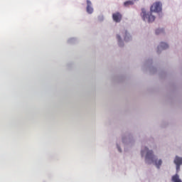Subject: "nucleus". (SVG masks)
I'll return each instance as SVG.
<instances>
[{
	"instance_id": "nucleus-2",
	"label": "nucleus",
	"mask_w": 182,
	"mask_h": 182,
	"mask_svg": "<svg viewBox=\"0 0 182 182\" xmlns=\"http://www.w3.org/2000/svg\"><path fill=\"white\" fill-rule=\"evenodd\" d=\"M144 153H146V159L154 162L157 168H160V166H161V164L163 163L161 159H159V161H157V159H156L154 161V155L153 154V151H149V149H147V148H145L144 151H141V155L143 156V154H144Z\"/></svg>"
},
{
	"instance_id": "nucleus-4",
	"label": "nucleus",
	"mask_w": 182,
	"mask_h": 182,
	"mask_svg": "<svg viewBox=\"0 0 182 182\" xmlns=\"http://www.w3.org/2000/svg\"><path fill=\"white\" fill-rule=\"evenodd\" d=\"M174 164L176 166V171H179L180 166L182 164V158L176 156L174 159Z\"/></svg>"
},
{
	"instance_id": "nucleus-9",
	"label": "nucleus",
	"mask_w": 182,
	"mask_h": 182,
	"mask_svg": "<svg viewBox=\"0 0 182 182\" xmlns=\"http://www.w3.org/2000/svg\"><path fill=\"white\" fill-rule=\"evenodd\" d=\"M163 32H164V30L160 28L156 29L155 31L156 35H160V33H163Z\"/></svg>"
},
{
	"instance_id": "nucleus-5",
	"label": "nucleus",
	"mask_w": 182,
	"mask_h": 182,
	"mask_svg": "<svg viewBox=\"0 0 182 182\" xmlns=\"http://www.w3.org/2000/svg\"><path fill=\"white\" fill-rule=\"evenodd\" d=\"M87 12L88 14H93V8H92V2L87 0Z\"/></svg>"
},
{
	"instance_id": "nucleus-11",
	"label": "nucleus",
	"mask_w": 182,
	"mask_h": 182,
	"mask_svg": "<svg viewBox=\"0 0 182 182\" xmlns=\"http://www.w3.org/2000/svg\"><path fill=\"white\" fill-rule=\"evenodd\" d=\"M124 41L127 42V32L125 33Z\"/></svg>"
},
{
	"instance_id": "nucleus-3",
	"label": "nucleus",
	"mask_w": 182,
	"mask_h": 182,
	"mask_svg": "<svg viewBox=\"0 0 182 182\" xmlns=\"http://www.w3.org/2000/svg\"><path fill=\"white\" fill-rule=\"evenodd\" d=\"M122 14L119 12H117L112 14V19L114 21V22L119 23L120 21H122Z\"/></svg>"
},
{
	"instance_id": "nucleus-1",
	"label": "nucleus",
	"mask_w": 182,
	"mask_h": 182,
	"mask_svg": "<svg viewBox=\"0 0 182 182\" xmlns=\"http://www.w3.org/2000/svg\"><path fill=\"white\" fill-rule=\"evenodd\" d=\"M163 4H161V2L156 1L154 3L151 8L150 11L151 12L146 13L144 9H142L141 16L143 18V20L149 22V23L151 22H154L156 17L153 16L151 12H161Z\"/></svg>"
},
{
	"instance_id": "nucleus-8",
	"label": "nucleus",
	"mask_w": 182,
	"mask_h": 182,
	"mask_svg": "<svg viewBox=\"0 0 182 182\" xmlns=\"http://www.w3.org/2000/svg\"><path fill=\"white\" fill-rule=\"evenodd\" d=\"M134 2L132 0L127 1L124 3V6H129V5H134Z\"/></svg>"
},
{
	"instance_id": "nucleus-7",
	"label": "nucleus",
	"mask_w": 182,
	"mask_h": 182,
	"mask_svg": "<svg viewBox=\"0 0 182 182\" xmlns=\"http://www.w3.org/2000/svg\"><path fill=\"white\" fill-rule=\"evenodd\" d=\"M168 48V44L166 43H161L160 46L158 47V49H167Z\"/></svg>"
},
{
	"instance_id": "nucleus-10",
	"label": "nucleus",
	"mask_w": 182,
	"mask_h": 182,
	"mask_svg": "<svg viewBox=\"0 0 182 182\" xmlns=\"http://www.w3.org/2000/svg\"><path fill=\"white\" fill-rule=\"evenodd\" d=\"M117 38L119 42H120V41H122V38H120V36L117 35Z\"/></svg>"
},
{
	"instance_id": "nucleus-6",
	"label": "nucleus",
	"mask_w": 182,
	"mask_h": 182,
	"mask_svg": "<svg viewBox=\"0 0 182 182\" xmlns=\"http://www.w3.org/2000/svg\"><path fill=\"white\" fill-rule=\"evenodd\" d=\"M171 181H173V182H182L181 179H180V176L177 173L172 176Z\"/></svg>"
}]
</instances>
